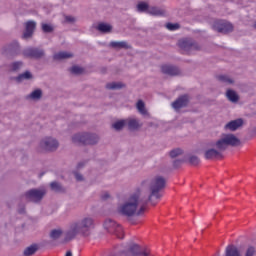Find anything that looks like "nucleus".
Here are the masks:
<instances>
[{
    "label": "nucleus",
    "instance_id": "obj_1",
    "mask_svg": "<svg viewBox=\"0 0 256 256\" xmlns=\"http://www.w3.org/2000/svg\"><path fill=\"white\" fill-rule=\"evenodd\" d=\"M165 189V178L156 175L152 178L144 180L141 184V189L130 194L118 207V213L124 217H133L141 215L145 211V204L155 199H161V191Z\"/></svg>",
    "mask_w": 256,
    "mask_h": 256
},
{
    "label": "nucleus",
    "instance_id": "obj_2",
    "mask_svg": "<svg viewBox=\"0 0 256 256\" xmlns=\"http://www.w3.org/2000/svg\"><path fill=\"white\" fill-rule=\"evenodd\" d=\"M95 229V219L91 215H85L81 219L71 222L65 233V241H71L82 235V237H89L91 231Z\"/></svg>",
    "mask_w": 256,
    "mask_h": 256
},
{
    "label": "nucleus",
    "instance_id": "obj_3",
    "mask_svg": "<svg viewBox=\"0 0 256 256\" xmlns=\"http://www.w3.org/2000/svg\"><path fill=\"white\" fill-rule=\"evenodd\" d=\"M214 145L219 151H225L228 147H238V145H241V140L235 134H222Z\"/></svg>",
    "mask_w": 256,
    "mask_h": 256
},
{
    "label": "nucleus",
    "instance_id": "obj_4",
    "mask_svg": "<svg viewBox=\"0 0 256 256\" xmlns=\"http://www.w3.org/2000/svg\"><path fill=\"white\" fill-rule=\"evenodd\" d=\"M72 141L82 145H95L99 141V136L89 133H77L72 137Z\"/></svg>",
    "mask_w": 256,
    "mask_h": 256
},
{
    "label": "nucleus",
    "instance_id": "obj_5",
    "mask_svg": "<svg viewBox=\"0 0 256 256\" xmlns=\"http://www.w3.org/2000/svg\"><path fill=\"white\" fill-rule=\"evenodd\" d=\"M104 229L108 233H113L118 237V239H123L124 233H123V227L121 225L117 224V222L111 220V219H106L104 222Z\"/></svg>",
    "mask_w": 256,
    "mask_h": 256
},
{
    "label": "nucleus",
    "instance_id": "obj_6",
    "mask_svg": "<svg viewBox=\"0 0 256 256\" xmlns=\"http://www.w3.org/2000/svg\"><path fill=\"white\" fill-rule=\"evenodd\" d=\"M59 147V142L55 138H44L40 142L42 151H55Z\"/></svg>",
    "mask_w": 256,
    "mask_h": 256
},
{
    "label": "nucleus",
    "instance_id": "obj_7",
    "mask_svg": "<svg viewBox=\"0 0 256 256\" xmlns=\"http://www.w3.org/2000/svg\"><path fill=\"white\" fill-rule=\"evenodd\" d=\"M44 196H45V188L32 189L26 192V199H28L29 201H33L34 203L41 201Z\"/></svg>",
    "mask_w": 256,
    "mask_h": 256
},
{
    "label": "nucleus",
    "instance_id": "obj_8",
    "mask_svg": "<svg viewBox=\"0 0 256 256\" xmlns=\"http://www.w3.org/2000/svg\"><path fill=\"white\" fill-rule=\"evenodd\" d=\"M24 57H31L32 59H41L45 55V51L39 48H26L23 51Z\"/></svg>",
    "mask_w": 256,
    "mask_h": 256
},
{
    "label": "nucleus",
    "instance_id": "obj_9",
    "mask_svg": "<svg viewBox=\"0 0 256 256\" xmlns=\"http://www.w3.org/2000/svg\"><path fill=\"white\" fill-rule=\"evenodd\" d=\"M129 253L132 256H154L147 248H140L139 245H132L129 249Z\"/></svg>",
    "mask_w": 256,
    "mask_h": 256
},
{
    "label": "nucleus",
    "instance_id": "obj_10",
    "mask_svg": "<svg viewBox=\"0 0 256 256\" xmlns=\"http://www.w3.org/2000/svg\"><path fill=\"white\" fill-rule=\"evenodd\" d=\"M187 103H189V97L187 95H183L172 103V107L176 111H179L182 107H187Z\"/></svg>",
    "mask_w": 256,
    "mask_h": 256
},
{
    "label": "nucleus",
    "instance_id": "obj_11",
    "mask_svg": "<svg viewBox=\"0 0 256 256\" xmlns=\"http://www.w3.org/2000/svg\"><path fill=\"white\" fill-rule=\"evenodd\" d=\"M239 127H243V119L238 118L236 120H232L228 122L225 126L224 129L225 131H237Z\"/></svg>",
    "mask_w": 256,
    "mask_h": 256
},
{
    "label": "nucleus",
    "instance_id": "obj_12",
    "mask_svg": "<svg viewBox=\"0 0 256 256\" xmlns=\"http://www.w3.org/2000/svg\"><path fill=\"white\" fill-rule=\"evenodd\" d=\"M205 159L213 160L221 158V150L215 148H209L204 152Z\"/></svg>",
    "mask_w": 256,
    "mask_h": 256
},
{
    "label": "nucleus",
    "instance_id": "obj_13",
    "mask_svg": "<svg viewBox=\"0 0 256 256\" xmlns=\"http://www.w3.org/2000/svg\"><path fill=\"white\" fill-rule=\"evenodd\" d=\"M178 45L181 49H184V51H191L193 49H199V45L193 44L187 40H180L178 42Z\"/></svg>",
    "mask_w": 256,
    "mask_h": 256
},
{
    "label": "nucleus",
    "instance_id": "obj_14",
    "mask_svg": "<svg viewBox=\"0 0 256 256\" xmlns=\"http://www.w3.org/2000/svg\"><path fill=\"white\" fill-rule=\"evenodd\" d=\"M36 23L33 21H28L26 23V29L23 34V39H29L33 35V31H35Z\"/></svg>",
    "mask_w": 256,
    "mask_h": 256
},
{
    "label": "nucleus",
    "instance_id": "obj_15",
    "mask_svg": "<svg viewBox=\"0 0 256 256\" xmlns=\"http://www.w3.org/2000/svg\"><path fill=\"white\" fill-rule=\"evenodd\" d=\"M217 30L219 33H229L233 31V24L229 22H220L218 24Z\"/></svg>",
    "mask_w": 256,
    "mask_h": 256
},
{
    "label": "nucleus",
    "instance_id": "obj_16",
    "mask_svg": "<svg viewBox=\"0 0 256 256\" xmlns=\"http://www.w3.org/2000/svg\"><path fill=\"white\" fill-rule=\"evenodd\" d=\"M126 125L128 126V129H130V131H136V129H139V127H141L139 120L133 117L126 119Z\"/></svg>",
    "mask_w": 256,
    "mask_h": 256
},
{
    "label": "nucleus",
    "instance_id": "obj_17",
    "mask_svg": "<svg viewBox=\"0 0 256 256\" xmlns=\"http://www.w3.org/2000/svg\"><path fill=\"white\" fill-rule=\"evenodd\" d=\"M225 256H241L239 248L235 245H228L226 247Z\"/></svg>",
    "mask_w": 256,
    "mask_h": 256
},
{
    "label": "nucleus",
    "instance_id": "obj_18",
    "mask_svg": "<svg viewBox=\"0 0 256 256\" xmlns=\"http://www.w3.org/2000/svg\"><path fill=\"white\" fill-rule=\"evenodd\" d=\"M161 70L165 75H177L179 73V70L171 65H163Z\"/></svg>",
    "mask_w": 256,
    "mask_h": 256
},
{
    "label": "nucleus",
    "instance_id": "obj_19",
    "mask_svg": "<svg viewBox=\"0 0 256 256\" xmlns=\"http://www.w3.org/2000/svg\"><path fill=\"white\" fill-rule=\"evenodd\" d=\"M136 109L138 110L140 115H143L144 117H149V112H147V109L145 108V102L142 100H139L136 103Z\"/></svg>",
    "mask_w": 256,
    "mask_h": 256
},
{
    "label": "nucleus",
    "instance_id": "obj_20",
    "mask_svg": "<svg viewBox=\"0 0 256 256\" xmlns=\"http://www.w3.org/2000/svg\"><path fill=\"white\" fill-rule=\"evenodd\" d=\"M70 57H73V54L65 51L54 54L55 61H63V59H70Z\"/></svg>",
    "mask_w": 256,
    "mask_h": 256
},
{
    "label": "nucleus",
    "instance_id": "obj_21",
    "mask_svg": "<svg viewBox=\"0 0 256 256\" xmlns=\"http://www.w3.org/2000/svg\"><path fill=\"white\" fill-rule=\"evenodd\" d=\"M148 14L154 15L155 17H159L161 15H165V10L163 8H159V7H150L148 9Z\"/></svg>",
    "mask_w": 256,
    "mask_h": 256
},
{
    "label": "nucleus",
    "instance_id": "obj_22",
    "mask_svg": "<svg viewBox=\"0 0 256 256\" xmlns=\"http://www.w3.org/2000/svg\"><path fill=\"white\" fill-rule=\"evenodd\" d=\"M110 47H113L114 49H129V44L125 41H120V42H111Z\"/></svg>",
    "mask_w": 256,
    "mask_h": 256
},
{
    "label": "nucleus",
    "instance_id": "obj_23",
    "mask_svg": "<svg viewBox=\"0 0 256 256\" xmlns=\"http://www.w3.org/2000/svg\"><path fill=\"white\" fill-rule=\"evenodd\" d=\"M42 95L43 92L41 91V89H36L32 91L26 98L31 99L32 101H37L40 97H42Z\"/></svg>",
    "mask_w": 256,
    "mask_h": 256
},
{
    "label": "nucleus",
    "instance_id": "obj_24",
    "mask_svg": "<svg viewBox=\"0 0 256 256\" xmlns=\"http://www.w3.org/2000/svg\"><path fill=\"white\" fill-rule=\"evenodd\" d=\"M97 29L98 31H100V33H111V29H113V26L107 23H100L98 24Z\"/></svg>",
    "mask_w": 256,
    "mask_h": 256
},
{
    "label": "nucleus",
    "instance_id": "obj_25",
    "mask_svg": "<svg viewBox=\"0 0 256 256\" xmlns=\"http://www.w3.org/2000/svg\"><path fill=\"white\" fill-rule=\"evenodd\" d=\"M29 79H33V74H31V72L29 71H26L22 74H20L17 78H16V81L18 83H21L23 81H28Z\"/></svg>",
    "mask_w": 256,
    "mask_h": 256
},
{
    "label": "nucleus",
    "instance_id": "obj_26",
    "mask_svg": "<svg viewBox=\"0 0 256 256\" xmlns=\"http://www.w3.org/2000/svg\"><path fill=\"white\" fill-rule=\"evenodd\" d=\"M226 97L227 99H229V101H231L232 103H237V101H239V96L237 95V93L233 90H228L226 92Z\"/></svg>",
    "mask_w": 256,
    "mask_h": 256
},
{
    "label": "nucleus",
    "instance_id": "obj_27",
    "mask_svg": "<svg viewBox=\"0 0 256 256\" xmlns=\"http://www.w3.org/2000/svg\"><path fill=\"white\" fill-rule=\"evenodd\" d=\"M149 4L145 3V2H140L137 5V11H139V13H149Z\"/></svg>",
    "mask_w": 256,
    "mask_h": 256
},
{
    "label": "nucleus",
    "instance_id": "obj_28",
    "mask_svg": "<svg viewBox=\"0 0 256 256\" xmlns=\"http://www.w3.org/2000/svg\"><path fill=\"white\" fill-rule=\"evenodd\" d=\"M125 125H127V120H118L116 121L112 127L113 129H115L116 131H121V129H123V127H125Z\"/></svg>",
    "mask_w": 256,
    "mask_h": 256
},
{
    "label": "nucleus",
    "instance_id": "obj_29",
    "mask_svg": "<svg viewBox=\"0 0 256 256\" xmlns=\"http://www.w3.org/2000/svg\"><path fill=\"white\" fill-rule=\"evenodd\" d=\"M37 252V245H31L24 250V256L35 255Z\"/></svg>",
    "mask_w": 256,
    "mask_h": 256
},
{
    "label": "nucleus",
    "instance_id": "obj_30",
    "mask_svg": "<svg viewBox=\"0 0 256 256\" xmlns=\"http://www.w3.org/2000/svg\"><path fill=\"white\" fill-rule=\"evenodd\" d=\"M218 80L221 81V83H225L226 85H231L234 83L233 79L227 75L218 76Z\"/></svg>",
    "mask_w": 256,
    "mask_h": 256
},
{
    "label": "nucleus",
    "instance_id": "obj_31",
    "mask_svg": "<svg viewBox=\"0 0 256 256\" xmlns=\"http://www.w3.org/2000/svg\"><path fill=\"white\" fill-rule=\"evenodd\" d=\"M123 87V83L121 82H110L106 85V89H121Z\"/></svg>",
    "mask_w": 256,
    "mask_h": 256
},
{
    "label": "nucleus",
    "instance_id": "obj_32",
    "mask_svg": "<svg viewBox=\"0 0 256 256\" xmlns=\"http://www.w3.org/2000/svg\"><path fill=\"white\" fill-rule=\"evenodd\" d=\"M63 235V230L61 229H54L50 232L51 239H59Z\"/></svg>",
    "mask_w": 256,
    "mask_h": 256
},
{
    "label": "nucleus",
    "instance_id": "obj_33",
    "mask_svg": "<svg viewBox=\"0 0 256 256\" xmlns=\"http://www.w3.org/2000/svg\"><path fill=\"white\" fill-rule=\"evenodd\" d=\"M183 154V150L181 148H176L170 152V157L175 159V157H179V155Z\"/></svg>",
    "mask_w": 256,
    "mask_h": 256
},
{
    "label": "nucleus",
    "instance_id": "obj_34",
    "mask_svg": "<svg viewBox=\"0 0 256 256\" xmlns=\"http://www.w3.org/2000/svg\"><path fill=\"white\" fill-rule=\"evenodd\" d=\"M23 67V62H14L11 65V71H19Z\"/></svg>",
    "mask_w": 256,
    "mask_h": 256
},
{
    "label": "nucleus",
    "instance_id": "obj_35",
    "mask_svg": "<svg viewBox=\"0 0 256 256\" xmlns=\"http://www.w3.org/2000/svg\"><path fill=\"white\" fill-rule=\"evenodd\" d=\"M71 73H73L74 75H81V73H83V68L79 67V66H73L70 69Z\"/></svg>",
    "mask_w": 256,
    "mask_h": 256
},
{
    "label": "nucleus",
    "instance_id": "obj_36",
    "mask_svg": "<svg viewBox=\"0 0 256 256\" xmlns=\"http://www.w3.org/2000/svg\"><path fill=\"white\" fill-rule=\"evenodd\" d=\"M166 28L169 31H177V29H179V24L168 23V24H166Z\"/></svg>",
    "mask_w": 256,
    "mask_h": 256
},
{
    "label": "nucleus",
    "instance_id": "obj_37",
    "mask_svg": "<svg viewBox=\"0 0 256 256\" xmlns=\"http://www.w3.org/2000/svg\"><path fill=\"white\" fill-rule=\"evenodd\" d=\"M42 31H44V33H51V31H53V26L49 24H42Z\"/></svg>",
    "mask_w": 256,
    "mask_h": 256
},
{
    "label": "nucleus",
    "instance_id": "obj_38",
    "mask_svg": "<svg viewBox=\"0 0 256 256\" xmlns=\"http://www.w3.org/2000/svg\"><path fill=\"white\" fill-rule=\"evenodd\" d=\"M189 163H191V165H199V157L190 156L189 157Z\"/></svg>",
    "mask_w": 256,
    "mask_h": 256
},
{
    "label": "nucleus",
    "instance_id": "obj_39",
    "mask_svg": "<svg viewBox=\"0 0 256 256\" xmlns=\"http://www.w3.org/2000/svg\"><path fill=\"white\" fill-rule=\"evenodd\" d=\"M50 187H51L52 191H61V185H59V183H57V182H52L50 184Z\"/></svg>",
    "mask_w": 256,
    "mask_h": 256
},
{
    "label": "nucleus",
    "instance_id": "obj_40",
    "mask_svg": "<svg viewBox=\"0 0 256 256\" xmlns=\"http://www.w3.org/2000/svg\"><path fill=\"white\" fill-rule=\"evenodd\" d=\"M255 255V248L254 247H249L247 250H246V253L244 256H253Z\"/></svg>",
    "mask_w": 256,
    "mask_h": 256
},
{
    "label": "nucleus",
    "instance_id": "obj_41",
    "mask_svg": "<svg viewBox=\"0 0 256 256\" xmlns=\"http://www.w3.org/2000/svg\"><path fill=\"white\" fill-rule=\"evenodd\" d=\"M17 49H19V43L15 41L10 45V51H17Z\"/></svg>",
    "mask_w": 256,
    "mask_h": 256
},
{
    "label": "nucleus",
    "instance_id": "obj_42",
    "mask_svg": "<svg viewBox=\"0 0 256 256\" xmlns=\"http://www.w3.org/2000/svg\"><path fill=\"white\" fill-rule=\"evenodd\" d=\"M66 23H75V17L73 16H65Z\"/></svg>",
    "mask_w": 256,
    "mask_h": 256
},
{
    "label": "nucleus",
    "instance_id": "obj_43",
    "mask_svg": "<svg viewBox=\"0 0 256 256\" xmlns=\"http://www.w3.org/2000/svg\"><path fill=\"white\" fill-rule=\"evenodd\" d=\"M75 177L77 179V181H83V176L79 173H75Z\"/></svg>",
    "mask_w": 256,
    "mask_h": 256
},
{
    "label": "nucleus",
    "instance_id": "obj_44",
    "mask_svg": "<svg viewBox=\"0 0 256 256\" xmlns=\"http://www.w3.org/2000/svg\"><path fill=\"white\" fill-rule=\"evenodd\" d=\"M102 199H109V193H104L103 195H102Z\"/></svg>",
    "mask_w": 256,
    "mask_h": 256
},
{
    "label": "nucleus",
    "instance_id": "obj_45",
    "mask_svg": "<svg viewBox=\"0 0 256 256\" xmlns=\"http://www.w3.org/2000/svg\"><path fill=\"white\" fill-rule=\"evenodd\" d=\"M65 256H73V253L71 251H67Z\"/></svg>",
    "mask_w": 256,
    "mask_h": 256
},
{
    "label": "nucleus",
    "instance_id": "obj_46",
    "mask_svg": "<svg viewBox=\"0 0 256 256\" xmlns=\"http://www.w3.org/2000/svg\"><path fill=\"white\" fill-rule=\"evenodd\" d=\"M174 166H175V167H179V160H176V161L174 162Z\"/></svg>",
    "mask_w": 256,
    "mask_h": 256
},
{
    "label": "nucleus",
    "instance_id": "obj_47",
    "mask_svg": "<svg viewBox=\"0 0 256 256\" xmlns=\"http://www.w3.org/2000/svg\"><path fill=\"white\" fill-rule=\"evenodd\" d=\"M82 166H83V163H82V162H80V163L78 164V169H81V168H82Z\"/></svg>",
    "mask_w": 256,
    "mask_h": 256
},
{
    "label": "nucleus",
    "instance_id": "obj_48",
    "mask_svg": "<svg viewBox=\"0 0 256 256\" xmlns=\"http://www.w3.org/2000/svg\"><path fill=\"white\" fill-rule=\"evenodd\" d=\"M254 27H255V29H256V22L254 23Z\"/></svg>",
    "mask_w": 256,
    "mask_h": 256
}]
</instances>
